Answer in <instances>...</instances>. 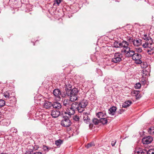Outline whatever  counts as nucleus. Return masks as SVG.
<instances>
[{"label":"nucleus","mask_w":154,"mask_h":154,"mask_svg":"<svg viewBox=\"0 0 154 154\" xmlns=\"http://www.w3.org/2000/svg\"><path fill=\"white\" fill-rule=\"evenodd\" d=\"M5 105V102L4 100L0 98V107L4 106Z\"/></svg>","instance_id":"31"},{"label":"nucleus","mask_w":154,"mask_h":154,"mask_svg":"<svg viewBox=\"0 0 154 154\" xmlns=\"http://www.w3.org/2000/svg\"><path fill=\"white\" fill-rule=\"evenodd\" d=\"M141 84L139 83H136L134 85V87L136 89H139L141 87Z\"/></svg>","instance_id":"36"},{"label":"nucleus","mask_w":154,"mask_h":154,"mask_svg":"<svg viewBox=\"0 0 154 154\" xmlns=\"http://www.w3.org/2000/svg\"><path fill=\"white\" fill-rule=\"evenodd\" d=\"M53 93L56 98L59 99L61 98L60 94H61V92L59 89H55L53 91Z\"/></svg>","instance_id":"12"},{"label":"nucleus","mask_w":154,"mask_h":154,"mask_svg":"<svg viewBox=\"0 0 154 154\" xmlns=\"http://www.w3.org/2000/svg\"><path fill=\"white\" fill-rule=\"evenodd\" d=\"M134 60L136 61V62L137 64H141L142 63V61L140 60V59L137 60Z\"/></svg>","instance_id":"42"},{"label":"nucleus","mask_w":154,"mask_h":154,"mask_svg":"<svg viewBox=\"0 0 154 154\" xmlns=\"http://www.w3.org/2000/svg\"><path fill=\"white\" fill-rule=\"evenodd\" d=\"M132 103L131 101L128 100L125 102L122 105V107L126 108L129 107Z\"/></svg>","instance_id":"17"},{"label":"nucleus","mask_w":154,"mask_h":154,"mask_svg":"<svg viewBox=\"0 0 154 154\" xmlns=\"http://www.w3.org/2000/svg\"><path fill=\"white\" fill-rule=\"evenodd\" d=\"M63 140L59 139L55 141V144L58 147H59L60 145L63 143Z\"/></svg>","instance_id":"23"},{"label":"nucleus","mask_w":154,"mask_h":154,"mask_svg":"<svg viewBox=\"0 0 154 154\" xmlns=\"http://www.w3.org/2000/svg\"><path fill=\"white\" fill-rule=\"evenodd\" d=\"M142 149L141 148H137L135 150L134 152L136 154H140L142 153Z\"/></svg>","instance_id":"26"},{"label":"nucleus","mask_w":154,"mask_h":154,"mask_svg":"<svg viewBox=\"0 0 154 154\" xmlns=\"http://www.w3.org/2000/svg\"><path fill=\"white\" fill-rule=\"evenodd\" d=\"M118 41H115L113 44V46L114 47L116 48H118Z\"/></svg>","instance_id":"40"},{"label":"nucleus","mask_w":154,"mask_h":154,"mask_svg":"<svg viewBox=\"0 0 154 154\" xmlns=\"http://www.w3.org/2000/svg\"><path fill=\"white\" fill-rule=\"evenodd\" d=\"M61 114V112H60L58 110L53 109L51 111V115L54 118H57Z\"/></svg>","instance_id":"10"},{"label":"nucleus","mask_w":154,"mask_h":154,"mask_svg":"<svg viewBox=\"0 0 154 154\" xmlns=\"http://www.w3.org/2000/svg\"><path fill=\"white\" fill-rule=\"evenodd\" d=\"M73 119L75 121L78 122L79 121L80 118L79 116L75 115L73 116Z\"/></svg>","instance_id":"35"},{"label":"nucleus","mask_w":154,"mask_h":154,"mask_svg":"<svg viewBox=\"0 0 154 154\" xmlns=\"http://www.w3.org/2000/svg\"><path fill=\"white\" fill-rule=\"evenodd\" d=\"M122 43H123V47L125 48L126 49L127 48H129L128 47V46L129 45H128V43L125 41H122Z\"/></svg>","instance_id":"29"},{"label":"nucleus","mask_w":154,"mask_h":154,"mask_svg":"<svg viewBox=\"0 0 154 154\" xmlns=\"http://www.w3.org/2000/svg\"><path fill=\"white\" fill-rule=\"evenodd\" d=\"M75 111L71 106H69V107L67 108L66 111H61V114L62 116L64 115H68L70 117L71 115H73L75 113Z\"/></svg>","instance_id":"3"},{"label":"nucleus","mask_w":154,"mask_h":154,"mask_svg":"<svg viewBox=\"0 0 154 154\" xmlns=\"http://www.w3.org/2000/svg\"><path fill=\"white\" fill-rule=\"evenodd\" d=\"M61 104L58 102H54L52 103V109L54 108L58 110L61 109Z\"/></svg>","instance_id":"13"},{"label":"nucleus","mask_w":154,"mask_h":154,"mask_svg":"<svg viewBox=\"0 0 154 154\" xmlns=\"http://www.w3.org/2000/svg\"><path fill=\"white\" fill-rule=\"evenodd\" d=\"M138 97H140V98L141 97V96H140V95L138 94Z\"/></svg>","instance_id":"52"},{"label":"nucleus","mask_w":154,"mask_h":154,"mask_svg":"<svg viewBox=\"0 0 154 154\" xmlns=\"http://www.w3.org/2000/svg\"><path fill=\"white\" fill-rule=\"evenodd\" d=\"M62 0H56V4L58 5H59L60 4Z\"/></svg>","instance_id":"46"},{"label":"nucleus","mask_w":154,"mask_h":154,"mask_svg":"<svg viewBox=\"0 0 154 154\" xmlns=\"http://www.w3.org/2000/svg\"><path fill=\"white\" fill-rule=\"evenodd\" d=\"M17 132V129L14 127L12 128L10 130L11 134L12 133H16Z\"/></svg>","instance_id":"33"},{"label":"nucleus","mask_w":154,"mask_h":154,"mask_svg":"<svg viewBox=\"0 0 154 154\" xmlns=\"http://www.w3.org/2000/svg\"><path fill=\"white\" fill-rule=\"evenodd\" d=\"M65 91L63 92H61L60 96L63 97H64L66 96V95L68 96V94L67 93L68 91H69V90L67 88H66L65 89Z\"/></svg>","instance_id":"22"},{"label":"nucleus","mask_w":154,"mask_h":154,"mask_svg":"<svg viewBox=\"0 0 154 154\" xmlns=\"http://www.w3.org/2000/svg\"><path fill=\"white\" fill-rule=\"evenodd\" d=\"M33 154H42V153L41 152H36L33 153Z\"/></svg>","instance_id":"48"},{"label":"nucleus","mask_w":154,"mask_h":154,"mask_svg":"<svg viewBox=\"0 0 154 154\" xmlns=\"http://www.w3.org/2000/svg\"><path fill=\"white\" fill-rule=\"evenodd\" d=\"M121 110H122V112H123L124 111V110L123 109H121Z\"/></svg>","instance_id":"51"},{"label":"nucleus","mask_w":154,"mask_h":154,"mask_svg":"<svg viewBox=\"0 0 154 154\" xmlns=\"http://www.w3.org/2000/svg\"><path fill=\"white\" fill-rule=\"evenodd\" d=\"M79 103L76 102H74L72 103H71L70 106H71L76 110H78L79 109H80Z\"/></svg>","instance_id":"14"},{"label":"nucleus","mask_w":154,"mask_h":154,"mask_svg":"<svg viewBox=\"0 0 154 154\" xmlns=\"http://www.w3.org/2000/svg\"><path fill=\"white\" fill-rule=\"evenodd\" d=\"M149 54L152 55L154 53V44L150 46L149 48V49L147 51Z\"/></svg>","instance_id":"19"},{"label":"nucleus","mask_w":154,"mask_h":154,"mask_svg":"<svg viewBox=\"0 0 154 154\" xmlns=\"http://www.w3.org/2000/svg\"><path fill=\"white\" fill-rule=\"evenodd\" d=\"M123 46L122 42H118V48L119 47H123Z\"/></svg>","instance_id":"44"},{"label":"nucleus","mask_w":154,"mask_h":154,"mask_svg":"<svg viewBox=\"0 0 154 154\" xmlns=\"http://www.w3.org/2000/svg\"><path fill=\"white\" fill-rule=\"evenodd\" d=\"M104 82L107 84H109L111 83L112 82V80L110 78L108 77H106L103 81Z\"/></svg>","instance_id":"28"},{"label":"nucleus","mask_w":154,"mask_h":154,"mask_svg":"<svg viewBox=\"0 0 154 154\" xmlns=\"http://www.w3.org/2000/svg\"><path fill=\"white\" fill-rule=\"evenodd\" d=\"M63 116V119L61 121V125L65 127H69L71 124V122L69 119V117L66 115H64Z\"/></svg>","instance_id":"2"},{"label":"nucleus","mask_w":154,"mask_h":154,"mask_svg":"<svg viewBox=\"0 0 154 154\" xmlns=\"http://www.w3.org/2000/svg\"><path fill=\"white\" fill-rule=\"evenodd\" d=\"M126 50L125 51V52L126 54V56L128 57H133V56L135 53L134 51L133 50H131L130 48H127Z\"/></svg>","instance_id":"7"},{"label":"nucleus","mask_w":154,"mask_h":154,"mask_svg":"<svg viewBox=\"0 0 154 154\" xmlns=\"http://www.w3.org/2000/svg\"><path fill=\"white\" fill-rule=\"evenodd\" d=\"M92 121L95 125H97L100 122V119L99 120L97 118H94L93 119Z\"/></svg>","instance_id":"32"},{"label":"nucleus","mask_w":154,"mask_h":154,"mask_svg":"<svg viewBox=\"0 0 154 154\" xmlns=\"http://www.w3.org/2000/svg\"><path fill=\"white\" fill-rule=\"evenodd\" d=\"M139 92V91H134L132 92L133 95H134L136 97V99L137 100L140 98V97H138Z\"/></svg>","instance_id":"25"},{"label":"nucleus","mask_w":154,"mask_h":154,"mask_svg":"<svg viewBox=\"0 0 154 154\" xmlns=\"http://www.w3.org/2000/svg\"><path fill=\"white\" fill-rule=\"evenodd\" d=\"M148 132L150 134H154V127H151L149 128L148 131Z\"/></svg>","instance_id":"30"},{"label":"nucleus","mask_w":154,"mask_h":154,"mask_svg":"<svg viewBox=\"0 0 154 154\" xmlns=\"http://www.w3.org/2000/svg\"><path fill=\"white\" fill-rule=\"evenodd\" d=\"M4 96L6 98H8L10 97V94L9 93L6 92L4 93Z\"/></svg>","instance_id":"39"},{"label":"nucleus","mask_w":154,"mask_h":154,"mask_svg":"<svg viewBox=\"0 0 154 154\" xmlns=\"http://www.w3.org/2000/svg\"><path fill=\"white\" fill-rule=\"evenodd\" d=\"M107 122V119L105 118H102L100 119V122L103 125L106 124Z\"/></svg>","instance_id":"24"},{"label":"nucleus","mask_w":154,"mask_h":154,"mask_svg":"<svg viewBox=\"0 0 154 154\" xmlns=\"http://www.w3.org/2000/svg\"><path fill=\"white\" fill-rule=\"evenodd\" d=\"M141 55L140 54L138 53H135L132 59L133 60H138L141 59Z\"/></svg>","instance_id":"18"},{"label":"nucleus","mask_w":154,"mask_h":154,"mask_svg":"<svg viewBox=\"0 0 154 154\" xmlns=\"http://www.w3.org/2000/svg\"><path fill=\"white\" fill-rule=\"evenodd\" d=\"M147 75V73H146L145 75Z\"/></svg>","instance_id":"53"},{"label":"nucleus","mask_w":154,"mask_h":154,"mask_svg":"<svg viewBox=\"0 0 154 154\" xmlns=\"http://www.w3.org/2000/svg\"><path fill=\"white\" fill-rule=\"evenodd\" d=\"M67 92L68 96L70 97V99L72 101H75L78 99V94L79 90L76 88H74L70 90L69 89Z\"/></svg>","instance_id":"1"},{"label":"nucleus","mask_w":154,"mask_h":154,"mask_svg":"<svg viewBox=\"0 0 154 154\" xmlns=\"http://www.w3.org/2000/svg\"><path fill=\"white\" fill-rule=\"evenodd\" d=\"M116 143V141L115 140H114L113 141H112L111 145H112V146H114L115 145Z\"/></svg>","instance_id":"45"},{"label":"nucleus","mask_w":154,"mask_h":154,"mask_svg":"<svg viewBox=\"0 0 154 154\" xmlns=\"http://www.w3.org/2000/svg\"><path fill=\"white\" fill-rule=\"evenodd\" d=\"M116 109V107L113 106L109 109V113L112 116L114 115Z\"/></svg>","instance_id":"16"},{"label":"nucleus","mask_w":154,"mask_h":154,"mask_svg":"<svg viewBox=\"0 0 154 154\" xmlns=\"http://www.w3.org/2000/svg\"><path fill=\"white\" fill-rule=\"evenodd\" d=\"M147 154H154V149H150L147 151Z\"/></svg>","instance_id":"37"},{"label":"nucleus","mask_w":154,"mask_h":154,"mask_svg":"<svg viewBox=\"0 0 154 154\" xmlns=\"http://www.w3.org/2000/svg\"><path fill=\"white\" fill-rule=\"evenodd\" d=\"M93 146H94V143H91L88 144L86 146V147L88 149L90 147Z\"/></svg>","instance_id":"38"},{"label":"nucleus","mask_w":154,"mask_h":154,"mask_svg":"<svg viewBox=\"0 0 154 154\" xmlns=\"http://www.w3.org/2000/svg\"><path fill=\"white\" fill-rule=\"evenodd\" d=\"M122 110H121V109H119V111H118V112L119 114H121L122 112Z\"/></svg>","instance_id":"50"},{"label":"nucleus","mask_w":154,"mask_h":154,"mask_svg":"<svg viewBox=\"0 0 154 154\" xmlns=\"http://www.w3.org/2000/svg\"><path fill=\"white\" fill-rule=\"evenodd\" d=\"M136 50L137 52H141L142 51V49L140 48H137Z\"/></svg>","instance_id":"43"},{"label":"nucleus","mask_w":154,"mask_h":154,"mask_svg":"<svg viewBox=\"0 0 154 154\" xmlns=\"http://www.w3.org/2000/svg\"><path fill=\"white\" fill-rule=\"evenodd\" d=\"M88 101L85 99L82 100L79 103L80 109H78V112H82L84 110V108L86 107L88 104Z\"/></svg>","instance_id":"4"},{"label":"nucleus","mask_w":154,"mask_h":154,"mask_svg":"<svg viewBox=\"0 0 154 154\" xmlns=\"http://www.w3.org/2000/svg\"><path fill=\"white\" fill-rule=\"evenodd\" d=\"M106 115V113L105 112H100L97 113L96 116L100 119L101 118L104 117Z\"/></svg>","instance_id":"21"},{"label":"nucleus","mask_w":154,"mask_h":154,"mask_svg":"<svg viewBox=\"0 0 154 154\" xmlns=\"http://www.w3.org/2000/svg\"><path fill=\"white\" fill-rule=\"evenodd\" d=\"M52 103L47 100L45 101L43 107L46 109H52Z\"/></svg>","instance_id":"11"},{"label":"nucleus","mask_w":154,"mask_h":154,"mask_svg":"<svg viewBox=\"0 0 154 154\" xmlns=\"http://www.w3.org/2000/svg\"><path fill=\"white\" fill-rule=\"evenodd\" d=\"M143 38L145 40H150L149 41L150 42L153 41L152 39L150 37H149V36H147V35L146 34L144 35Z\"/></svg>","instance_id":"27"},{"label":"nucleus","mask_w":154,"mask_h":154,"mask_svg":"<svg viewBox=\"0 0 154 154\" xmlns=\"http://www.w3.org/2000/svg\"><path fill=\"white\" fill-rule=\"evenodd\" d=\"M141 152L142 153L140 154H147V151L145 150H142V151Z\"/></svg>","instance_id":"47"},{"label":"nucleus","mask_w":154,"mask_h":154,"mask_svg":"<svg viewBox=\"0 0 154 154\" xmlns=\"http://www.w3.org/2000/svg\"><path fill=\"white\" fill-rule=\"evenodd\" d=\"M129 40H131L134 45L137 46L140 45L142 43V40L140 39H134L133 40V39L132 38H130L129 39Z\"/></svg>","instance_id":"9"},{"label":"nucleus","mask_w":154,"mask_h":154,"mask_svg":"<svg viewBox=\"0 0 154 154\" xmlns=\"http://www.w3.org/2000/svg\"><path fill=\"white\" fill-rule=\"evenodd\" d=\"M72 102L70 100L65 99L63 102V105L67 108L69 107V106H70Z\"/></svg>","instance_id":"15"},{"label":"nucleus","mask_w":154,"mask_h":154,"mask_svg":"<svg viewBox=\"0 0 154 154\" xmlns=\"http://www.w3.org/2000/svg\"><path fill=\"white\" fill-rule=\"evenodd\" d=\"M152 138L151 137L148 136L143 139L142 141L143 144H148L150 143L152 141Z\"/></svg>","instance_id":"8"},{"label":"nucleus","mask_w":154,"mask_h":154,"mask_svg":"<svg viewBox=\"0 0 154 154\" xmlns=\"http://www.w3.org/2000/svg\"><path fill=\"white\" fill-rule=\"evenodd\" d=\"M83 120L84 122L87 124L89 123L90 121L89 117V114L87 112H84L83 113Z\"/></svg>","instance_id":"6"},{"label":"nucleus","mask_w":154,"mask_h":154,"mask_svg":"<svg viewBox=\"0 0 154 154\" xmlns=\"http://www.w3.org/2000/svg\"><path fill=\"white\" fill-rule=\"evenodd\" d=\"M122 54L119 53H116L114 58L112 60V62L114 63H119L122 60Z\"/></svg>","instance_id":"5"},{"label":"nucleus","mask_w":154,"mask_h":154,"mask_svg":"<svg viewBox=\"0 0 154 154\" xmlns=\"http://www.w3.org/2000/svg\"><path fill=\"white\" fill-rule=\"evenodd\" d=\"M153 45V41H149V42H147L145 44H143V47L144 48H146L147 47L149 48L152 45Z\"/></svg>","instance_id":"20"},{"label":"nucleus","mask_w":154,"mask_h":154,"mask_svg":"<svg viewBox=\"0 0 154 154\" xmlns=\"http://www.w3.org/2000/svg\"><path fill=\"white\" fill-rule=\"evenodd\" d=\"M93 125L91 124H90L89 125V127L90 128H91L93 127Z\"/></svg>","instance_id":"49"},{"label":"nucleus","mask_w":154,"mask_h":154,"mask_svg":"<svg viewBox=\"0 0 154 154\" xmlns=\"http://www.w3.org/2000/svg\"><path fill=\"white\" fill-rule=\"evenodd\" d=\"M33 150L32 149L27 148L25 153L26 154H31Z\"/></svg>","instance_id":"34"},{"label":"nucleus","mask_w":154,"mask_h":154,"mask_svg":"<svg viewBox=\"0 0 154 154\" xmlns=\"http://www.w3.org/2000/svg\"><path fill=\"white\" fill-rule=\"evenodd\" d=\"M66 88H67L68 89H69L70 90H71L72 86L71 85L69 84H66Z\"/></svg>","instance_id":"41"}]
</instances>
